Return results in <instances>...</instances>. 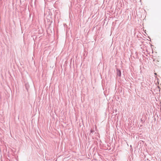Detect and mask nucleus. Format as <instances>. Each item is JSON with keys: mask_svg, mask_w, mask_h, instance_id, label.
<instances>
[{"mask_svg": "<svg viewBox=\"0 0 161 161\" xmlns=\"http://www.w3.org/2000/svg\"><path fill=\"white\" fill-rule=\"evenodd\" d=\"M117 74L118 75H119V76H120L121 75L120 71H118V72L117 73Z\"/></svg>", "mask_w": 161, "mask_h": 161, "instance_id": "1", "label": "nucleus"}, {"mask_svg": "<svg viewBox=\"0 0 161 161\" xmlns=\"http://www.w3.org/2000/svg\"><path fill=\"white\" fill-rule=\"evenodd\" d=\"M94 130H90V132L91 133H92L93 132H94Z\"/></svg>", "mask_w": 161, "mask_h": 161, "instance_id": "2", "label": "nucleus"}]
</instances>
